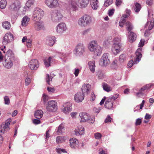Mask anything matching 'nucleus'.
Returning <instances> with one entry per match:
<instances>
[{
	"label": "nucleus",
	"mask_w": 154,
	"mask_h": 154,
	"mask_svg": "<svg viewBox=\"0 0 154 154\" xmlns=\"http://www.w3.org/2000/svg\"><path fill=\"white\" fill-rule=\"evenodd\" d=\"M34 27L35 29L37 31L44 30H45V27L43 22L40 20L34 21Z\"/></svg>",
	"instance_id": "obj_12"
},
{
	"label": "nucleus",
	"mask_w": 154,
	"mask_h": 154,
	"mask_svg": "<svg viewBox=\"0 0 154 154\" xmlns=\"http://www.w3.org/2000/svg\"><path fill=\"white\" fill-rule=\"evenodd\" d=\"M97 75L98 78L99 79H102L104 77V75L101 71H99L97 73Z\"/></svg>",
	"instance_id": "obj_50"
},
{
	"label": "nucleus",
	"mask_w": 154,
	"mask_h": 154,
	"mask_svg": "<svg viewBox=\"0 0 154 154\" xmlns=\"http://www.w3.org/2000/svg\"><path fill=\"white\" fill-rule=\"evenodd\" d=\"M45 4L50 8L60 7V4L58 0H45Z\"/></svg>",
	"instance_id": "obj_7"
},
{
	"label": "nucleus",
	"mask_w": 154,
	"mask_h": 154,
	"mask_svg": "<svg viewBox=\"0 0 154 154\" xmlns=\"http://www.w3.org/2000/svg\"><path fill=\"white\" fill-rule=\"evenodd\" d=\"M136 35L132 32H131L129 34V38L130 40V42H133L136 38Z\"/></svg>",
	"instance_id": "obj_36"
},
{
	"label": "nucleus",
	"mask_w": 154,
	"mask_h": 154,
	"mask_svg": "<svg viewBox=\"0 0 154 154\" xmlns=\"http://www.w3.org/2000/svg\"><path fill=\"white\" fill-rule=\"evenodd\" d=\"M30 18L26 16H25L22 18L21 21V25L23 26H26L30 20Z\"/></svg>",
	"instance_id": "obj_31"
},
{
	"label": "nucleus",
	"mask_w": 154,
	"mask_h": 154,
	"mask_svg": "<svg viewBox=\"0 0 154 154\" xmlns=\"http://www.w3.org/2000/svg\"><path fill=\"white\" fill-rule=\"evenodd\" d=\"M69 141L70 146L72 148H81L84 146V144L83 143H79L78 140L74 138L71 139Z\"/></svg>",
	"instance_id": "obj_16"
},
{
	"label": "nucleus",
	"mask_w": 154,
	"mask_h": 154,
	"mask_svg": "<svg viewBox=\"0 0 154 154\" xmlns=\"http://www.w3.org/2000/svg\"><path fill=\"white\" fill-rule=\"evenodd\" d=\"M77 6L78 7L83 8L87 6L90 0H77Z\"/></svg>",
	"instance_id": "obj_20"
},
{
	"label": "nucleus",
	"mask_w": 154,
	"mask_h": 154,
	"mask_svg": "<svg viewBox=\"0 0 154 154\" xmlns=\"http://www.w3.org/2000/svg\"><path fill=\"white\" fill-rule=\"evenodd\" d=\"M77 1L75 0H70L66 7V9L70 12L75 11L78 9Z\"/></svg>",
	"instance_id": "obj_11"
},
{
	"label": "nucleus",
	"mask_w": 154,
	"mask_h": 154,
	"mask_svg": "<svg viewBox=\"0 0 154 154\" xmlns=\"http://www.w3.org/2000/svg\"><path fill=\"white\" fill-rule=\"evenodd\" d=\"M50 15L51 20L54 23H57L60 22L63 18V15L59 10L51 12Z\"/></svg>",
	"instance_id": "obj_4"
},
{
	"label": "nucleus",
	"mask_w": 154,
	"mask_h": 154,
	"mask_svg": "<svg viewBox=\"0 0 154 154\" xmlns=\"http://www.w3.org/2000/svg\"><path fill=\"white\" fill-rule=\"evenodd\" d=\"M141 8V5L138 3H136L135 4L134 10L136 12H138L140 10Z\"/></svg>",
	"instance_id": "obj_43"
},
{
	"label": "nucleus",
	"mask_w": 154,
	"mask_h": 154,
	"mask_svg": "<svg viewBox=\"0 0 154 154\" xmlns=\"http://www.w3.org/2000/svg\"><path fill=\"white\" fill-rule=\"evenodd\" d=\"M7 5L6 0H1L0 1V8L2 9L5 8Z\"/></svg>",
	"instance_id": "obj_40"
},
{
	"label": "nucleus",
	"mask_w": 154,
	"mask_h": 154,
	"mask_svg": "<svg viewBox=\"0 0 154 154\" xmlns=\"http://www.w3.org/2000/svg\"><path fill=\"white\" fill-rule=\"evenodd\" d=\"M103 88L104 90L107 92L112 91V89L107 84H103Z\"/></svg>",
	"instance_id": "obj_38"
},
{
	"label": "nucleus",
	"mask_w": 154,
	"mask_h": 154,
	"mask_svg": "<svg viewBox=\"0 0 154 154\" xmlns=\"http://www.w3.org/2000/svg\"><path fill=\"white\" fill-rule=\"evenodd\" d=\"M28 66L31 70H36L39 66L38 62L37 59H32L29 61Z\"/></svg>",
	"instance_id": "obj_17"
},
{
	"label": "nucleus",
	"mask_w": 154,
	"mask_h": 154,
	"mask_svg": "<svg viewBox=\"0 0 154 154\" xmlns=\"http://www.w3.org/2000/svg\"><path fill=\"white\" fill-rule=\"evenodd\" d=\"M2 26L4 29L8 30H9L11 27L10 23L8 21H6L3 22L2 23Z\"/></svg>",
	"instance_id": "obj_34"
},
{
	"label": "nucleus",
	"mask_w": 154,
	"mask_h": 154,
	"mask_svg": "<svg viewBox=\"0 0 154 154\" xmlns=\"http://www.w3.org/2000/svg\"><path fill=\"white\" fill-rule=\"evenodd\" d=\"M113 2V0H105L104 5L105 7H108L111 5Z\"/></svg>",
	"instance_id": "obj_46"
},
{
	"label": "nucleus",
	"mask_w": 154,
	"mask_h": 154,
	"mask_svg": "<svg viewBox=\"0 0 154 154\" xmlns=\"http://www.w3.org/2000/svg\"><path fill=\"white\" fill-rule=\"evenodd\" d=\"M102 51V49L101 47L99 45L97 46L94 49V51H93L94 52V55L96 56H97L100 55Z\"/></svg>",
	"instance_id": "obj_32"
},
{
	"label": "nucleus",
	"mask_w": 154,
	"mask_h": 154,
	"mask_svg": "<svg viewBox=\"0 0 154 154\" xmlns=\"http://www.w3.org/2000/svg\"><path fill=\"white\" fill-rule=\"evenodd\" d=\"M126 59V55L125 54L121 55L119 57V60L121 62H123Z\"/></svg>",
	"instance_id": "obj_49"
},
{
	"label": "nucleus",
	"mask_w": 154,
	"mask_h": 154,
	"mask_svg": "<svg viewBox=\"0 0 154 154\" xmlns=\"http://www.w3.org/2000/svg\"><path fill=\"white\" fill-rule=\"evenodd\" d=\"M109 54L104 53L102 56L100 62V64L102 66H106L110 63V61L108 58Z\"/></svg>",
	"instance_id": "obj_13"
},
{
	"label": "nucleus",
	"mask_w": 154,
	"mask_h": 154,
	"mask_svg": "<svg viewBox=\"0 0 154 154\" xmlns=\"http://www.w3.org/2000/svg\"><path fill=\"white\" fill-rule=\"evenodd\" d=\"M84 131L85 129L82 126H79L75 130V134L77 136L82 135L84 133Z\"/></svg>",
	"instance_id": "obj_27"
},
{
	"label": "nucleus",
	"mask_w": 154,
	"mask_h": 154,
	"mask_svg": "<svg viewBox=\"0 0 154 154\" xmlns=\"http://www.w3.org/2000/svg\"><path fill=\"white\" fill-rule=\"evenodd\" d=\"M52 60V57H50L47 59H45L44 60V64L46 67H49L51 66V63Z\"/></svg>",
	"instance_id": "obj_37"
},
{
	"label": "nucleus",
	"mask_w": 154,
	"mask_h": 154,
	"mask_svg": "<svg viewBox=\"0 0 154 154\" xmlns=\"http://www.w3.org/2000/svg\"><path fill=\"white\" fill-rule=\"evenodd\" d=\"M72 104L69 102H67L63 105V112L65 114L69 113L71 111Z\"/></svg>",
	"instance_id": "obj_24"
},
{
	"label": "nucleus",
	"mask_w": 154,
	"mask_h": 154,
	"mask_svg": "<svg viewBox=\"0 0 154 154\" xmlns=\"http://www.w3.org/2000/svg\"><path fill=\"white\" fill-rule=\"evenodd\" d=\"M52 77H51V75H50L48 74H47L46 76V81L47 82L49 85H50L49 82L52 80Z\"/></svg>",
	"instance_id": "obj_52"
},
{
	"label": "nucleus",
	"mask_w": 154,
	"mask_h": 154,
	"mask_svg": "<svg viewBox=\"0 0 154 154\" xmlns=\"http://www.w3.org/2000/svg\"><path fill=\"white\" fill-rule=\"evenodd\" d=\"M5 103L6 105H9L10 103V100L8 96H6L4 97Z\"/></svg>",
	"instance_id": "obj_47"
},
{
	"label": "nucleus",
	"mask_w": 154,
	"mask_h": 154,
	"mask_svg": "<svg viewBox=\"0 0 154 154\" xmlns=\"http://www.w3.org/2000/svg\"><path fill=\"white\" fill-rule=\"evenodd\" d=\"M152 85V84H147L146 85L143 86L139 90V91L137 93V96L139 97L143 96V95L144 94L143 92L151 88Z\"/></svg>",
	"instance_id": "obj_19"
},
{
	"label": "nucleus",
	"mask_w": 154,
	"mask_h": 154,
	"mask_svg": "<svg viewBox=\"0 0 154 154\" xmlns=\"http://www.w3.org/2000/svg\"><path fill=\"white\" fill-rule=\"evenodd\" d=\"M57 109V103L54 100H51L48 102L46 106L47 111L51 112H55Z\"/></svg>",
	"instance_id": "obj_9"
},
{
	"label": "nucleus",
	"mask_w": 154,
	"mask_h": 154,
	"mask_svg": "<svg viewBox=\"0 0 154 154\" xmlns=\"http://www.w3.org/2000/svg\"><path fill=\"white\" fill-rule=\"evenodd\" d=\"M44 14L43 10L38 8H35L32 12V19L33 21L40 20L43 17Z\"/></svg>",
	"instance_id": "obj_3"
},
{
	"label": "nucleus",
	"mask_w": 154,
	"mask_h": 154,
	"mask_svg": "<svg viewBox=\"0 0 154 154\" xmlns=\"http://www.w3.org/2000/svg\"><path fill=\"white\" fill-rule=\"evenodd\" d=\"M49 130H48L47 131H46V133L45 134V139L46 140H48L50 136V135L49 133Z\"/></svg>",
	"instance_id": "obj_56"
},
{
	"label": "nucleus",
	"mask_w": 154,
	"mask_h": 154,
	"mask_svg": "<svg viewBox=\"0 0 154 154\" xmlns=\"http://www.w3.org/2000/svg\"><path fill=\"white\" fill-rule=\"evenodd\" d=\"M34 3V0H28L26 3V5L28 8H30L31 6Z\"/></svg>",
	"instance_id": "obj_44"
},
{
	"label": "nucleus",
	"mask_w": 154,
	"mask_h": 154,
	"mask_svg": "<svg viewBox=\"0 0 154 154\" xmlns=\"http://www.w3.org/2000/svg\"><path fill=\"white\" fill-rule=\"evenodd\" d=\"M117 39L118 40H117L116 38H114L113 39L114 42H118V40L119 41V39L118 38ZM121 45L119 42H114L112 48V51L114 54L116 55L121 50Z\"/></svg>",
	"instance_id": "obj_10"
},
{
	"label": "nucleus",
	"mask_w": 154,
	"mask_h": 154,
	"mask_svg": "<svg viewBox=\"0 0 154 154\" xmlns=\"http://www.w3.org/2000/svg\"><path fill=\"white\" fill-rule=\"evenodd\" d=\"M31 82V79L30 78H27L25 80V85L26 86L28 85Z\"/></svg>",
	"instance_id": "obj_58"
},
{
	"label": "nucleus",
	"mask_w": 154,
	"mask_h": 154,
	"mask_svg": "<svg viewBox=\"0 0 154 154\" xmlns=\"http://www.w3.org/2000/svg\"><path fill=\"white\" fill-rule=\"evenodd\" d=\"M114 9H110L109 11L108 14L109 16H111L114 12Z\"/></svg>",
	"instance_id": "obj_61"
},
{
	"label": "nucleus",
	"mask_w": 154,
	"mask_h": 154,
	"mask_svg": "<svg viewBox=\"0 0 154 154\" xmlns=\"http://www.w3.org/2000/svg\"><path fill=\"white\" fill-rule=\"evenodd\" d=\"M60 56L63 61L64 62H65L66 59L65 58L67 57V55L64 53H60Z\"/></svg>",
	"instance_id": "obj_48"
},
{
	"label": "nucleus",
	"mask_w": 154,
	"mask_h": 154,
	"mask_svg": "<svg viewBox=\"0 0 154 154\" xmlns=\"http://www.w3.org/2000/svg\"><path fill=\"white\" fill-rule=\"evenodd\" d=\"M91 88V85L89 84H85L82 87V93L84 94L86 93L88 94Z\"/></svg>",
	"instance_id": "obj_28"
},
{
	"label": "nucleus",
	"mask_w": 154,
	"mask_h": 154,
	"mask_svg": "<svg viewBox=\"0 0 154 154\" xmlns=\"http://www.w3.org/2000/svg\"><path fill=\"white\" fill-rule=\"evenodd\" d=\"M79 116L81 118V122H87L91 124L93 123L94 122V118H91L87 113L81 112L79 113Z\"/></svg>",
	"instance_id": "obj_5"
},
{
	"label": "nucleus",
	"mask_w": 154,
	"mask_h": 154,
	"mask_svg": "<svg viewBox=\"0 0 154 154\" xmlns=\"http://www.w3.org/2000/svg\"><path fill=\"white\" fill-rule=\"evenodd\" d=\"M125 26L126 29L129 32L131 31L133 28L132 25L130 22L128 21L126 22Z\"/></svg>",
	"instance_id": "obj_39"
},
{
	"label": "nucleus",
	"mask_w": 154,
	"mask_h": 154,
	"mask_svg": "<svg viewBox=\"0 0 154 154\" xmlns=\"http://www.w3.org/2000/svg\"><path fill=\"white\" fill-rule=\"evenodd\" d=\"M154 26V19H152L151 21H148L145 25V28H148L145 32L144 35L145 36H148L150 34L149 31L152 29Z\"/></svg>",
	"instance_id": "obj_14"
},
{
	"label": "nucleus",
	"mask_w": 154,
	"mask_h": 154,
	"mask_svg": "<svg viewBox=\"0 0 154 154\" xmlns=\"http://www.w3.org/2000/svg\"><path fill=\"white\" fill-rule=\"evenodd\" d=\"M15 57L12 51L9 50L7 51L3 61L4 66L8 69H10L13 65Z\"/></svg>",
	"instance_id": "obj_1"
},
{
	"label": "nucleus",
	"mask_w": 154,
	"mask_h": 154,
	"mask_svg": "<svg viewBox=\"0 0 154 154\" xmlns=\"http://www.w3.org/2000/svg\"><path fill=\"white\" fill-rule=\"evenodd\" d=\"M65 137L58 136L56 138V141L58 143H62L66 140Z\"/></svg>",
	"instance_id": "obj_42"
},
{
	"label": "nucleus",
	"mask_w": 154,
	"mask_h": 154,
	"mask_svg": "<svg viewBox=\"0 0 154 154\" xmlns=\"http://www.w3.org/2000/svg\"><path fill=\"white\" fill-rule=\"evenodd\" d=\"M118 96H119V95L118 94H116L114 95L112 97H108V98H111V100L112 101H113H113L115 100L118 97Z\"/></svg>",
	"instance_id": "obj_54"
},
{
	"label": "nucleus",
	"mask_w": 154,
	"mask_h": 154,
	"mask_svg": "<svg viewBox=\"0 0 154 154\" xmlns=\"http://www.w3.org/2000/svg\"><path fill=\"white\" fill-rule=\"evenodd\" d=\"M142 50L141 48H138L135 52V54L136 56V58L134 61V63H137L140 60L141 58L142 55L141 54V51Z\"/></svg>",
	"instance_id": "obj_22"
},
{
	"label": "nucleus",
	"mask_w": 154,
	"mask_h": 154,
	"mask_svg": "<svg viewBox=\"0 0 154 154\" xmlns=\"http://www.w3.org/2000/svg\"><path fill=\"white\" fill-rule=\"evenodd\" d=\"M13 40V36L10 32L6 33L5 35L2 42L3 44H7Z\"/></svg>",
	"instance_id": "obj_18"
},
{
	"label": "nucleus",
	"mask_w": 154,
	"mask_h": 154,
	"mask_svg": "<svg viewBox=\"0 0 154 154\" xmlns=\"http://www.w3.org/2000/svg\"><path fill=\"white\" fill-rule=\"evenodd\" d=\"M125 22L126 20H125V19H122L121 21L119 22V26L121 27H122L123 26V25L125 23Z\"/></svg>",
	"instance_id": "obj_62"
},
{
	"label": "nucleus",
	"mask_w": 154,
	"mask_h": 154,
	"mask_svg": "<svg viewBox=\"0 0 154 154\" xmlns=\"http://www.w3.org/2000/svg\"><path fill=\"white\" fill-rule=\"evenodd\" d=\"M95 138L97 139H100L101 138L102 135L99 133H97L94 134Z\"/></svg>",
	"instance_id": "obj_53"
},
{
	"label": "nucleus",
	"mask_w": 154,
	"mask_h": 154,
	"mask_svg": "<svg viewBox=\"0 0 154 154\" xmlns=\"http://www.w3.org/2000/svg\"><path fill=\"white\" fill-rule=\"evenodd\" d=\"M111 66L113 69H117L118 67V61L117 60H114L112 63Z\"/></svg>",
	"instance_id": "obj_41"
},
{
	"label": "nucleus",
	"mask_w": 154,
	"mask_h": 154,
	"mask_svg": "<svg viewBox=\"0 0 154 154\" xmlns=\"http://www.w3.org/2000/svg\"><path fill=\"white\" fill-rule=\"evenodd\" d=\"M56 150L58 153H60V152H66V151L63 149H61L59 148H57L56 149Z\"/></svg>",
	"instance_id": "obj_60"
},
{
	"label": "nucleus",
	"mask_w": 154,
	"mask_h": 154,
	"mask_svg": "<svg viewBox=\"0 0 154 154\" xmlns=\"http://www.w3.org/2000/svg\"><path fill=\"white\" fill-rule=\"evenodd\" d=\"M56 28L57 32L60 34H61L64 33L67 29L66 24L63 22L58 24Z\"/></svg>",
	"instance_id": "obj_15"
},
{
	"label": "nucleus",
	"mask_w": 154,
	"mask_h": 154,
	"mask_svg": "<svg viewBox=\"0 0 154 154\" xmlns=\"http://www.w3.org/2000/svg\"><path fill=\"white\" fill-rule=\"evenodd\" d=\"M84 94L82 93L78 92L74 96V100L77 103L82 102L84 100Z\"/></svg>",
	"instance_id": "obj_21"
},
{
	"label": "nucleus",
	"mask_w": 154,
	"mask_h": 154,
	"mask_svg": "<svg viewBox=\"0 0 154 154\" xmlns=\"http://www.w3.org/2000/svg\"><path fill=\"white\" fill-rule=\"evenodd\" d=\"M142 122V120L141 118H138L136 119L135 123L136 126L139 125H140Z\"/></svg>",
	"instance_id": "obj_51"
},
{
	"label": "nucleus",
	"mask_w": 154,
	"mask_h": 154,
	"mask_svg": "<svg viewBox=\"0 0 154 154\" xmlns=\"http://www.w3.org/2000/svg\"><path fill=\"white\" fill-rule=\"evenodd\" d=\"M97 45V42L95 41H93L91 42L89 44L88 48L91 51H94V49L96 48Z\"/></svg>",
	"instance_id": "obj_29"
},
{
	"label": "nucleus",
	"mask_w": 154,
	"mask_h": 154,
	"mask_svg": "<svg viewBox=\"0 0 154 154\" xmlns=\"http://www.w3.org/2000/svg\"><path fill=\"white\" fill-rule=\"evenodd\" d=\"M85 48L83 44L79 43L75 47L74 50V54L77 56H81L85 52Z\"/></svg>",
	"instance_id": "obj_8"
},
{
	"label": "nucleus",
	"mask_w": 154,
	"mask_h": 154,
	"mask_svg": "<svg viewBox=\"0 0 154 154\" xmlns=\"http://www.w3.org/2000/svg\"><path fill=\"white\" fill-rule=\"evenodd\" d=\"M10 123L8 121L6 122L5 124H2L0 127V133H5L9 129V126Z\"/></svg>",
	"instance_id": "obj_25"
},
{
	"label": "nucleus",
	"mask_w": 154,
	"mask_h": 154,
	"mask_svg": "<svg viewBox=\"0 0 154 154\" xmlns=\"http://www.w3.org/2000/svg\"><path fill=\"white\" fill-rule=\"evenodd\" d=\"M113 103V101L111 100V98H107L105 103V106L106 108L111 109L112 107Z\"/></svg>",
	"instance_id": "obj_30"
},
{
	"label": "nucleus",
	"mask_w": 154,
	"mask_h": 154,
	"mask_svg": "<svg viewBox=\"0 0 154 154\" xmlns=\"http://www.w3.org/2000/svg\"><path fill=\"white\" fill-rule=\"evenodd\" d=\"M32 40L30 39H28L26 41L27 46L28 48H30L32 46Z\"/></svg>",
	"instance_id": "obj_55"
},
{
	"label": "nucleus",
	"mask_w": 154,
	"mask_h": 154,
	"mask_svg": "<svg viewBox=\"0 0 154 154\" xmlns=\"http://www.w3.org/2000/svg\"><path fill=\"white\" fill-rule=\"evenodd\" d=\"M91 22V17L88 15L85 14L79 19L78 24L81 27H85L89 25Z\"/></svg>",
	"instance_id": "obj_2"
},
{
	"label": "nucleus",
	"mask_w": 154,
	"mask_h": 154,
	"mask_svg": "<svg viewBox=\"0 0 154 154\" xmlns=\"http://www.w3.org/2000/svg\"><path fill=\"white\" fill-rule=\"evenodd\" d=\"M91 5L92 8L94 10H96L98 7L97 0H91Z\"/></svg>",
	"instance_id": "obj_33"
},
{
	"label": "nucleus",
	"mask_w": 154,
	"mask_h": 154,
	"mask_svg": "<svg viewBox=\"0 0 154 154\" xmlns=\"http://www.w3.org/2000/svg\"><path fill=\"white\" fill-rule=\"evenodd\" d=\"M29 8H28L26 6H26L23 7L22 9V13L23 14H25L26 12L28 11Z\"/></svg>",
	"instance_id": "obj_57"
},
{
	"label": "nucleus",
	"mask_w": 154,
	"mask_h": 154,
	"mask_svg": "<svg viewBox=\"0 0 154 154\" xmlns=\"http://www.w3.org/2000/svg\"><path fill=\"white\" fill-rule=\"evenodd\" d=\"M55 38L54 36H48L47 37L46 44L49 46H52L55 43Z\"/></svg>",
	"instance_id": "obj_23"
},
{
	"label": "nucleus",
	"mask_w": 154,
	"mask_h": 154,
	"mask_svg": "<svg viewBox=\"0 0 154 154\" xmlns=\"http://www.w3.org/2000/svg\"><path fill=\"white\" fill-rule=\"evenodd\" d=\"M64 128V126L63 124H61L58 127V129L57 131V132L58 133V134H59L62 133V129Z\"/></svg>",
	"instance_id": "obj_45"
},
{
	"label": "nucleus",
	"mask_w": 154,
	"mask_h": 154,
	"mask_svg": "<svg viewBox=\"0 0 154 154\" xmlns=\"http://www.w3.org/2000/svg\"><path fill=\"white\" fill-rule=\"evenodd\" d=\"M112 119L109 116H108L106 119H105L104 122L106 123L108 122H110L111 120Z\"/></svg>",
	"instance_id": "obj_63"
},
{
	"label": "nucleus",
	"mask_w": 154,
	"mask_h": 154,
	"mask_svg": "<svg viewBox=\"0 0 154 154\" xmlns=\"http://www.w3.org/2000/svg\"><path fill=\"white\" fill-rule=\"evenodd\" d=\"M43 113V112L42 110H37L35 112L34 116L36 118L39 119L42 116Z\"/></svg>",
	"instance_id": "obj_35"
},
{
	"label": "nucleus",
	"mask_w": 154,
	"mask_h": 154,
	"mask_svg": "<svg viewBox=\"0 0 154 154\" xmlns=\"http://www.w3.org/2000/svg\"><path fill=\"white\" fill-rule=\"evenodd\" d=\"M20 2L17 0H15L9 5L8 9L11 11H17L21 8Z\"/></svg>",
	"instance_id": "obj_6"
},
{
	"label": "nucleus",
	"mask_w": 154,
	"mask_h": 154,
	"mask_svg": "<svg viewBox=\"0 0 154 154\" xmlns=\"http://www.w3.org/2000/svg\"><path fill=\"white\" fill-rule=\"evenodd\" d=\"M145 42V40L141 39L139 44V46L142 47L144 45Z\"/></svg>",
	"instance_id": "obj_59"
},
{
	"label": "nucleus",
	"mask_w": 154,
	"mask_h": 154,
	"mask_svg": "<svg viewBox=\"0 0 154 154\" xmlns=\"http://www.w3.org/2000/svg\"><path fill=\"white\" fill-rule=\"evenodd\" d=\"M88 66L90 71L92 73L95 72V68L96 67L95 61L94 60L90 61L88 62Z\"/></svg>",
	"instance_id": "obj_26"
},
{
	"label": "nucleus",
	"mask_w": 154,
	"mask_h": 154,
	"mask_svg": "<svg viewBox=\"0 0 154 154\" xmlns=\"http://www.w3.org/2000/svg\"><path fill=\"white\" fill-rule=\"evenodd\" d=\"M79 72V69H78L75 68V69L74 74L76 77L78 76Z\"/></svg>",
	"instance_id": "obj_64"
}]
</instances>
